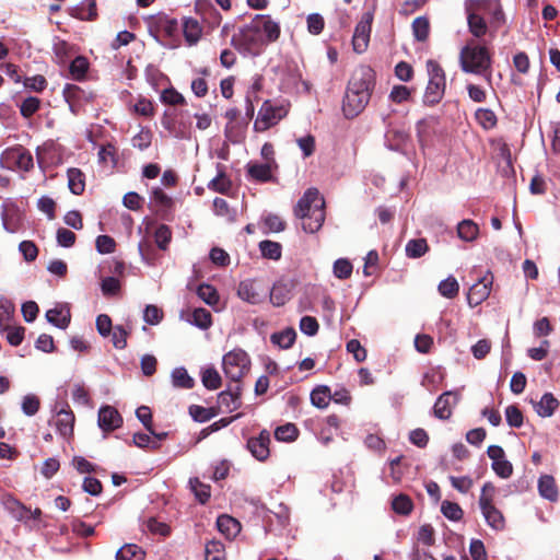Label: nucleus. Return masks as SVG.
Returning a JSON list of instances; mask_svg holds the SVG:
<instances>
[{"mask_svg": "<svg viewBox=\"0 0 560 560\" xmlns=\"http://www.w3.org/2000/svg\"><path fill=\"white\" fill-rule=\"evenodd\" d=\"M250 24L262 37L266 44L276 42L280 36V25L273 21L270 15L257 14Z\"/></svg>", "mask_w": 560, "mask_h": 560, "instance_id": "obj_11", "label": "nucleus"}, {"mask_svg": "<svg viewBox=\"0 0 560 560\" xmlns=\"http://www.w3.org/2000/svg\"><path fill=\"white\" fill-rule=\"evenodd\" d=\"M352 264L346 258H339L334 262V275L336 278L345 280L352 275Z\"/></svg>", "mask_w": 560, "mask_h": 560, "instance_id": "obj_53", "label": "nucleus"}, {"mask_svg": "<svg viewBox=\"0 0 560 560\" xmlns=\"http://www.w3.org/2000/svg\"><path fill=\"white\" fill-rule=\"evenodd\" d=\"M425 67L429 80L423 94V104L431 107L439 104L445 94L446 74L440 63L433 59H429Z\"/></svg>", "mask_w": 560, "mask_h": 560, "instance_id": "obj_5", "label": "nucleus"}, {"mask_svg": "<svg viewBox=\"0 0 560 560\" xmlns=\"http://www.w3.org/2000/svg\"><path fill=\"white\" fill-rule=\"evenodd\" d=\"M538 491L542 498H545L551 502H556L558 500V497H559L558 487H557L555 478L550 475H544L539 478Z\"/></svg>", "mask_w": 560, "mask_h": 560, "instance_id": "obj_24", "label": "nucleus"}, {"mask_svg": "<svg viewBox=\"0 0 560 560\" xmlns=\"http://www.w3.org/2000/svg\"><path fill=\"white\" fill-rule=\"evenodd\" d=\"M40 100L35 96L26 97L20 104V113L24 118H31L39 108H40Z\"/></svg>", "mask_w": 560, "mask_h": 560, "instance_id": "obj_50", "label": "nucleus"}, {"mask_svg": "<svg viewBox=\"0 0 560 560\" xmlns=\"http://www.w3.org/2000/svg\"><path fill=\"white\" fill-rule=\"evenodd\" d=\"M457 235L465 242H472L479 235V226L472 220L465 219L457 224Z\"/></svg>", "mask_w": 560, "mask_h": 560, "instance_id": "obj_30", "label": "nucleus"}, {"mask_svg": "<svg viewBox=\"0 0 560 560\" xmlns=\"http://www.w3.org/2000/svg\"><path fill=\"white\" fill-rule=\"evenodd\" d=\"M476 120L485 129H491L497 125V116L489 108H478L475 113Z\"/></svg>", "mask_w": 560, "mask_h": 560, "instance_id": "obj_44", "label": "nucleus"}, {"mask_svg": "<svg viewBox=\"0 0 560 560\" xmlns=\"http://www.w3.org/2000/svg\"><path fill=\"white\" fill-rule=\"evenodd\" d=\"M197 295L208 305H214L219 302V294L214 287L202 283L197 289Z\"/></svg>", "mask_w": 560, "mask_h": 560, "instance_id": "obj_47", "label": "nucleus"}, {"mask_svg": "<svg viewBox=\"0 0 560 560\" xmlns=\"http://www.w3.org/2000/svg\"><path fill=\"white\" fill-rule=\"evenodd\" d=\"M62 95L66 102L69 104L70 110L74 114L78 112L80 102L86 98L85 92L75 84H66L62 91Z\"/></svg>", "mask_w": 560, "mask_h": 560, "instance_id": "obj_25", "label": "nucleus"}, {"mask_svg": "<svg viewBox=\"0 0 560 560\" xmlns=\"http://www.w3.org/2000/svg\"><path fill=\"white\" fill-rule=\"evenodd\" d=\"M268 288L261 281L246 279L240 282L237 295L241 300L249 304H259L264 301Z\"/></svg>", "mask_w": 560, "mask_h": 560, "instance_id": "obj_10", "label": "nucleus"}, {"mask_svg": "<svg viewBox=\"0 0 560 560\" xmlns=\"http://www.w3.org/2000/svg\"><path fill=\"white\" fill-rule=\"evenodd\" d=\"M71 15L81 21H94L97 18L95 0H84L72 8Z\"/></svg>", "mask_w": 560, "mask_h": 560, "instance_id": "obj_23", "label": "nucleus"}, {"mask_svg": "<svg viewBox=\"0 0 560 560\" xmlns=\"http://www.w3.org/2000/svg\"><path fill=\"white\" fill-rule=\"evenodd\" d=\"M372 16L366 13L363 15L361 21L357 24L352 37L353 50L358 54H362L366 50L370 34H371Z\"/></svg>", "mask_w": 560, "mask_h": 560, "instance_id": "obj_13", "label": "nucleus"}, {"mask_svg": "<svg viewBox=\"0 0 560 560\" xmlns=\"http://www.w3.org/2000/svg\"><path fill=\"white\" fill-rule=\"evenodd\" d=\"M296 338V332L293 328H285L280 332L271 335V342L278 345L282 349H289L293 346Z\"/></svg>", "mask_w": 560, "mask_h": 560, "instance_id": "obj_35", "label": "nucleus"}, {"mask_svg": "<svg viewBox=\"0 0 560 560\" xmlns=\"http://www.w3.org/2000/svg\"><path fill=\"white\" fill-rule=\"evenodd\" d=\"M231 45L240 52L256 55L267 44L253 25L248 23L232 36Z\"/></svg>", "mask_w": 560, "mask_h": 560, "instance_id": "obj_9", "label": "nucleus"}, {"mask_svg": "<svg viewBox=\"0 0 560 560\" xmlns=\"http://www.w3.org/2000/svg\"><path fill=\"white\" fill-rule=\"evenodd\" d=\"M172 383L175 387L190 389L194 387V380L185 368H176L172 372Z\"/></svg>", "mask_w": 560, "mask_h": 560, "instance_id": "obj_36", "label": "nucleus"}, {"mask_svg": "<svg viewBox=\"0 0 560 560\" xmlns=\"http://www.w3.org/2000/svg\"><path fill=\"white\" fill-rule=\"evenodd\" d=\"M410 96L411 90L406 85H395L389 93V100L396 104L409 101Z\"/></svg>", "mask_w": 560, "mask_h": 560, "instance_id": "obj_60", "label": "nucleus"}, {"mask_svg": "<svg viewBox=\"0 0 560 560\" xmlns=\"http://www.w3.org/2000/svg\"><path fill=\"white\" fill-rule=\"evenodd\" d=\"M392 509L400 515H408L413 509V503L407 494H398L392 501Z\"/></svg>", "mask_w": 560, "mask_h": 560, "instance_id": "obj_38", "label": "nucleus"}, {"mask_svg": "<svg viewBox=\"0 0 560 560\" xmlns=\"http://www.w3.org/2000/svg\"><path fill=\"white\" fill-rule=\"evenodd\" d=\"M183 33L186 42L189 45H194L200 39L202 28L196 19L185 18L183 20Z\"/></svg>", "mask_w": 560, "mask_h": 560, "instance_id": "obj_27", "label": "nucleus"}, {"mask_svg": "<svg viewBox=\"0 0 560 560\" xmlns=\"http://www.w3.org/2000/svg\"><path fill=\"white\" fill-rule=\"evenodd\" d=\"M122 424V418L118 410L112 406H103L98 410V425L105 431H114Z\"/></svg>", "mask_w": 560, "mask_h": 560, "instance_id": "obj_17", "label": "nucleus"}, {"mask_svg": "<svg viewBox=\"0 0 560 560\" xmlns=\"http://www.w3.org/2000/svg\"><path fill=\"white\" fill-rule=\"evenodd\" d=\"M270 433L262 430L258 436L250 438L247 441V448L250 454L258 460L264 462L269 457Z\"/></svg>", "mask_w": 560, "mask_h": 560, "instance_id": "obj_16", "label": "nucleus"}, {"mask_svg": "<svg viewBox=\"0 0 560 560\" xmlns=\"http://www.w3.org/2000/svg\"><path fill=\"white\" fill-rule=\"evenodd\" d=\"M68 187L77 196L82 195L85 189V176L79 168L72 167L67 172Z\"/></svg>", "mask_w": 560, "mask_h": 560, "instance_id": "obj_28", "label": "nucleus"}, {"mask_svg": "<svg viewBox=\"0 0 560 560\" xmlns=\"http://www.w3.org/2000/svg\"><path fill=\"white\" fill-rule=\"evenodd\" d=\"M491 283L492 280L485 277L470 287L467 294L469 306H478L489 296L491 291Z\"/></svg>", "mask_w": 560, "mask_h": 560, "instance_id": "obj_19", "label": "nucleus"}, {"mask_svg": "<svg viewBox=\"0 0 560 560\" xmlns=\"http://www.w3.org/2000/svg\"><path fill=\"white\" fill-rule=\"evenodd\" d=\"M505 419L512 428H521L523 425V413L515 405H510L505 408Z\"/></svg>", "mask_w": 560, "mask_h": 560, "instance_id": "obj_55", "label": "nucleus"}, {"mask_svg": "<svg viewBox=\"0 0 560 560\" xmlns=\"http://www.w3.org/2000/svg\"><path fill=\"white\" fill-rule=\"evenodd\" d=\"M95 247L100 254H112L115 252L116 242L109 235H98L95 241Z\"/></svg>", "mask_w": 560, "mask_h": 560, "instance_id": "obj_59", "label": "nucleus"}, {"mask_svg": "<svg viewBox=\"0 0 560 560\" xmlns=\"http://www.w3.org/2000/svg\"><path fill=\"white\" fill-rule=\"evenodd\" d=\"M201 382L207 389L215 390L221 387L222 378L213 366H208L201 372Z\"/></svg>", "mask_w": 560, "mask_h": 560, "instance_id": "obj_33", "label": "nucleus"}, {"mask_svg": "<svg viewBox=\"0 0 560 560\" xmlns=\"http://www.w3.org/2000/svg\"><path fill=\"white\" fill-rule=\"evenodd\" d=\"M559 407L558 399L551 393H545L535 405V410L542 418L551 417Z\"/></svg>", "mask_w": 560, "mask_h": 560, "instance_id": "obj_26", "label": "nucleus"}, {"mask_svg": "<svg viewBox=\"0 0 560 560\" xmlns=\"http://www.w3.org/2000/svg\"><path fill=\"white\" fill-rule=\"evenodd\" d=\"M196 11L211 28L219 26L222 21L221 14L209 0H197Z\"/></svg>", "mask_w": 560, "mask_h": 560, "instance_id": "obj_20", "label": "nucleus"}, {"mask_svg": "<svg viewBox=\"0 0 560 560\" xmlns=\"http://www.w3.org/2000/svg\"><path fill=\"white\" fill-rule=\"evenodd\" d=\"M451 485L460 493H468L474 486V480L468 476H450Z\"/></svg>", "mask_w": 560, "mask_h": 560, "instance_id": "obj_62", "label": "nucleus"}, {"mask_svg": "<svg viewBox=\"0 0 560 560\" xmlns=\"http://www.w3.org/2000/svg\"><path fill=\"white\" fill-rule=\"evenodd\" d=\"M495 487L491 482H486L481 488L479 497V508L486 520V523L495 530L505 528V518L502 512L493 503Z\"/></svg>", "mask_w": 560, "mask_h": 560, "instance_id": "obj_6", "label": "nucleus"}, {"mask_svg": "<svg viewBox=\"0 0 560 560\" xmlns=\"http://www.w3.org/2000/svg\"><path fill=\"white\" fill-rule=\"evenodd\" d=\"M129 330L124 326H116L112 330V342L116 349H125Z\"/></svg>", "mask_w": 560, "mask_h": 560, "instance_id": "obj_56", "label": "nucleus"}, {"mask_svg": "<svg viewBox=\"0 0 560 560\" xmlns=\"http://www.w3.org/2000/svg\"><path fill=\"white\" fill-rule=\"evenodd\" d=\"M88 69H89V61L85 57H82V56L75 57L71 61L70 67H69V71H70L71 75L77 80L82 79L85 75V73L88 72Z\"/></svg>", "mask_w": 560, "mask_h": 560, "instance_id": "obj_46", "label": "nucleus"}, {"mask_svg": "<svg viewBox=\"0 0 560 560\" xmlns=\"http://www.w3.org/2000/svg\"><path fill=\"white\" fill-rule=\"evenodd\" d=\"M438 290L442 296L454 299L458 294L459 284L453 276H450L440 282Z\"/></svg>", "mask_w": 560, "mask_h": 560, "instance_id": "obj_37", "label": "nucleus"}, {"mask_svg": "<svg viewBox=\"0 0 560 560\" xmlns=\"http://www.w3.org/2000/svg\"><path fill=\"white\" fill-rule=\"evenodd\" d=\"M47 320L54 326L65 329L70 324V312L61 307H54L46 312Z\"/></svg>", "mask_w": 560, "mask_h": 560, "instance_id": "obj_29", "label": "nucleus"}, {"mask_svg": "<svg viewBox=\"0 0 560 560\" xmlns=\"http://www.w3.org/2000/svg\"><path fill=\"white\" fill-rule=\"evenodd\" d=\"M375 85V73L368 66L358 67L348 83L342 102V112L347 118H354L366 107Z\"/></svg>", "mask_w": 560, "mask_h": 560, "instance_id": "obj_1", "label": "nucleus"}, {"mask_svg": "<svg viewBox=\"0 0 560 560\" xmlns=\"http://www.w3.org/2000/svg\"><path fill=\"white\" fill-rule=\"evenodd\" d=\"M458 59L463 72L481 75L491 83L492 55L485 44L469 40L460 49Z\"/></svg>", "mask_w": 560, "mask_h": 560, "instance_id": "obj_4", "label": "nucleus"}, {"mask_svg": "<svg viewBox=\"0 0 560 560\" xmlns=\"http://www.w3.org/2000/svg\"><path fill=\"white\" fill-rule=\"evenodd\" d=\"M464 10L469 33L475 38H482L489 30L486 15L491 23H503L504 13L499 0H465Z\"/></svg>", "mask_w": 560, "mask_h": 560, "instance_id": "obj_2", "label": "nucleus"}, {"mask_svg": "<svg viewBox=\"0 0 560 560\" xmlns=\"http://www.w3.org/2000/svg\"><path fill=\"white\" fill-rule=\"evenodd\" d=\"M241 393L240 385H236L235 389H226L219 394V401L221 405H225L230 409H236L238 407V397Z\"/></svg>", "mask_w": 560, "mask_h": 560, "instance_id": "obj_45", "label": "nucleus"}, {"mask_svg": "<svg viewBox=\"0 0 560 560\" xmlns=\"http://www.w3.org/2000/svg\"><path fill=\"white\" fill-rule=\"evenodd\" d=\"M249 366L250 359L243 349L236 348L223 355V372L232 382L238 383L249 371Z\"/></svg>", "mask_w": 560, "mask_h": 560, "instance_id": "obj_8", "label": "nucleus"}, {"mask_svg": "<svg viewBox=\"0 0 560 560\" xmlns=\"http://www.w3.org/2000/svg\"><path fill=\"white\" fill-rule=\"evenodd\" d=\"M1 331L7 332V340L13 347L20 346L24 339V331H25L24 327H21V326L11 327L9 325V326L3 327V329Z\"/></svg>", "mask_w": 560, "mask_h": 560, "instance_id": "obj_58", "label": "nucleus"}, {"mask_svg": "<svg viewBox=\"0 0 560 560\" xmlns=\"http://www.w3.org/2000/svg\"><path fill=\"white\" fill-rule=\"evenodd\" d=\"M306 233H316L325 221V200L316 188H308L294 207Z\"/></svg>", "mask_w": 560, "mask_h": 560, "instance_id": "obj_3", "label": "nucleus"}, {"mask_svg": "<svg viewBox=\"0 0 560 560\" xmlns=\"http://www.w3.org/2000/svg\"><path fill=\"white\" fill-rule=\"evenodd\" d=\"M161 101L168 105H183L185 104L184 96L175 89H165L161 94Z\"/></svg>", "mask_w": 560, "mask_h": 560, "instance_id": "obj_64", "label": "nucleus"}, {"mask_svg": "<svg viewBox=\"0 0 560 560\" xmlns=\"http://www.w3.org/2000/svg\"><path fill=\"white\" fill-rule=\"evenodd\" d=\"M412 32L417 40L424 42L429 37L430 23L424 16H419L412 22Z\"/></svg>", "mask_w": 560, "mask_h": 560, "instance_id": "obj_42", "label": "nucleus"}, {"mask_svg": "<svg viewBox=\"0 0 560 560\" xmlns=\"http://www.w3.org/2000/svg\"><path fill=\"white\" fill-rule=\"evenodd\" d=\"M154 240L158 247L162 250H165L172 240L171 229L165 224L159 225L154 233Z\"/></svg>", "mask_w": 560, "mask_h": 560, "instance_id": "obj_54", "label": "nucleus"}, {"mask_svg": "<svg viewBox=\"0 0 560 560\" xmlns=\"http://www.w3.org/2000/svg\"><path fill=\"white\" fill-rule=\"evenodd\" d=\"M459 398L460 394L456 390L444 392L438 397L433 406V415L441 420L450 419L453 413V406L459 401Z\"/></svg>", "mask_w": 560, "mask_h": 560, "instance_id": "obj_12", "label": "nucleus"}, {"mask_svg": "<svg viewBox=\"0 0 560 560\" xmlns=\"http://www.w3.org/2000/svg\"><path fill=\"white\" fill-rule=\"evenodd\" d=\"M2 223L5 231L16 233L21 229V220L16 212H5L2 215Z\"/></svg>", "mask_w": 560, "mask_h": 560, "instance_id": "obj_61", "label": "nucleus"}, {"mask_svg": "<svg viewBox=\"0 0 560 560\" xmlns=\"http://www.w3.org/2000/svg\"><path fill=\"white\" fill-rule=\"evenodd\" d=\"M441 512L443 513V515L446 518L454 521V522L462 520V517L464 515V512H463L462 508L459 506V504H457L455 502H451V501L442 502Z\"/></svg>", "mask_w": 560, "mask_h": 560, "instance_id": "obj_49", "label": "nucleus"}, {"mask_svg": "<svg viewBox=\"0 0 560 560\" xmlns=\"http://www.w3.org/2000/svg\"><path fill=\"white\" fill-rule=\"evenodd\" d=\"M145 552L135 544H126L116 552V560H144Z\"/></svg>", "mask_w": 560, "mask_h": 560, "instance_id": "obj_31", "label": "nucleus"}, {"mask_svg": "<svg viewBox=\"0 0 560 560\" xmlns=\"http://www.w3.org/2000/svg\"><path fill=\"white\" fill-rule=\"evenodd\" d=\"M74 420L73 412L66 405L57 412L54 425L62 438L69 439L73 434Z\"/></svg>", "mask_w": 560, "mask_h": 560, "instance_id": "obj_18", "label": "nucleus"}, {"mask_svg": "<svg viewBox=\"0 0 560 560\" xmlns=\"http://www.w3.org/2000/svg\"><path fill=\"white\" fill-rule=\"evenodd\" d=\"M290 104L288 102L273 103L267 100L262 103L258 110L257 118L254 122L256 132H264L276 126L289 113Z\"/></svg>", "mask_w": 560, "mask_h": 560, "instance_id": "obj_7", "label": "nucleus"}, {"mask_svg": "<svg viewBox=\"0 0 560 560\" xmlns=\"http://www.w3.org/2000/svg\"><path fill=\"white\" fill-rule=\"evenodd\" d=\"M13 156L15 159V163L18 167L22 171H30L34 166V161L32 154L24 149H16L13 152Z\"/></svg>", "mask_w": 560, "mask_h": 560, "instance_id": "obj_48", "label": "nucleus"}, {"mask_svg": "<svg viewBox=\"0 0 560 560\" xmlns=\"http://www.w3.org/2000/svg\"><path fill=\"white\" fill-rule=\"evenodd\" d=\"M191 323L200 329H208L212 325L211 313L206 308H196L192 312Z\"/></svg>", "mask_w": 560, "mask_h": 560, "instance_id": "obj_52", "label": "nucleus"}, {"mask_svg": "<svg viewBox=\"0 0 560 560\" xmlns=\"http://www.w3.org/2000/svg\"><path fill=\"white\" fill-rule=\"evenodd\" d=\"M206 560H225L224 546L220 541H209L206 545Z\"/></svg>", "mask_w": 560, "mask_h": 560, "instance_id": "obj_51", "label": "nucleus"}, {"mask_svg": "<svg viewBox=\"0 0 560 560\" xmlns=\"http://www.w3.org/2000/svg\"><path fill=\"white\" fill-rule=\"evenodd\" d=\"M409 142L410 136L404 128L388 126L385 132V144L389 150L405 152Z\"/></svg>", "mask_w": 560, "mask_h": 560, "instance_id": "obj_15", "label": "nucleus"}, {"mask_svg": "<svg viewBox=\"0 0 560 560\" xmlns=\"http://www.w3.org/2000/svg\"><path fill=\"white\" fill-rule=\"evenodd\" d=\"M190 416L199 422H207L214 417V412L210 408L192 405L189 407Z\"/></svg>", "mask_w": 560, "mask_h": 560, "instance_id": "obj_63", "label": "nucleus"}, {"mask_svg": "<svg viewBox=\"0 0 560 560\" xmlns=\"http://www.w3.org/2000/svg\"><path fill=\"white\" fill-rule=\"evenodd\" d=\"M429 250L424 238H413L407 242L405 252L408 258H420Z\"/></svg>", "mask_w": 560, "mask_h": 560, "instance_id": "obj_34", "label": "nucleus"}, {"mask_svg": "<svg viewBox=\"0 0 560 560\" xmlns=\"http://www.w3.org/2000/svg\"><path fill=\"white\" fill-rule=\"evenodd\" d=\"M152 132L150 129L142 128L133 138L132 145L141 151L148 149L152 141Z\"/></svg>", "mask_w": 560, "mask_h": 560, "instance_id": "obj_57", "label": "nucleus"}, {"mask_svg": "<svg viewBox=\"0 0 560 560\" xmlns=\"http://www.w3.org/2000/svg\"><path fill=\"white\" fill-rule=\"evenodd\" d=\"M246 177L249 180L257 183H268L273 179V173L278 170L277 167L267 164L259 163L257 161H249L246 164Z\"/></svg>", "mask_w": 560, "mask_h": 560, "instance_id": "obj_14", "label": "nucleus"}, {"mask_svg": "<svg viewBox=\"0 0 560 560\" xmlns=\"http://www.w3.org/2000/svg\"><path fill=\"white\" fill-rule=\"evenodd\" d=\"M259 249L262 257L278 260L281 257V245L272 241H261L259 243Z\"/></svg>", "mask_w": 560, "mask_h": 560, "instance_id": "obj_43", "label": "nucleus"}, {"mask_svg": "<svg viewBox=\"0 0 560 560\" xmlns=\"http://www.w3.org/2000/svg\"><path fill=\"white\" fill-rule=\"evenodd\" d=\"M232 183L230 178L225 175V173L220 170L218 175L210 180L208 187L209 189L220 192L226 194L231 189Z\"/></svg>", "mask_w": 560, "mask_h": 560, "instance_id": "obj_41", "label": "nucleus"}, {"mask_svg": "<svg viewBox=\"0 0 560 560\" xmlns=\"http://www.w3.org/2000/svg\"><path fill=\"white\" fill-rule=\"evenodd\" d=\"M217 527L228 539H232L241 532L240 522L226 514L220 515L217 520Z\"/></svg>", "mask_w": 560, "mask_h": 560, "instance_id": "obj_22", "label": "nucleus"}, {"mask_svg": "<svg viewBox=\"0 0 560 560\" xmlns=\"http://www.w3.org/2000/svg\"><path fill=\"white\" fill-rule=\"evenodd\" d=\"M292 283L280 280L270 290V302L275 306H282L291 299Z\"/></svg>", "mask_w": 560, "mask_h": 560, "instance_id": "obj_21", "label": "nucleus"}, {"mask_svg": "<svg viewBox=\"0 0 560 560\" xmlns=\"http://www.w3.org/2000/svg\"><path fill=\"white\" fill-rule=\"evenodd\" d=\"M331 400V393L328 386L320 385L314 388L311 393V402L313 406L324 409Z\"/></svg>", "mask_w": 560, "mask_h": 560, "instance_id": "obj_32", "label": "nucleus"}, {"mask_svg": "<svg viewBox=\"0 0 560 560\" xmlns=\"http://www.w3.org/2000/svg\"><path fill=\"white\" fill-rule=\"evenodd\" d=\"M299 435V430L293 423H285L283 425L278 427L275 430V438L278 441L282 442H292L296 440Z\"/></svg>", "mask_w": 560, "mask_h": 560, "instance_id": "obj_39", "label": "nucleus"}, {"mask_svg": "<svg viewBox=\"0 0 560 560\" xmlns=\"http://www.w3.org/2000/svg\"><path fill=\"white\" fill-rule=\"evenodd\" d=\"M189 486L200 503H206L210 498V486L202 483L198 478H190Z\"/></svg>", "mask_w": 560, "mask_h": 560, "instance_id": "obj_40", "label": "nucleus"}]
</instances>
